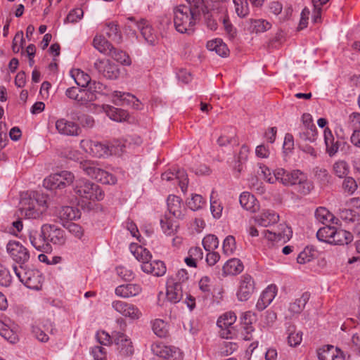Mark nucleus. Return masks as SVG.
Instances as JSON below:
<instances>
[{
	"mask_svg": "<svg viewBox=\"0 0 360 360\" xmlns=\"http://www.w3.org/2000/svg\"><path fill=\"white\" fill-rule=\"evenodd\" d=\"M236 248L235 238L232 236H228L223 243V251L225 254L232 253Z\"/></svg>",
	"mask_w": 360,
	"mask_h": 360,
	"instance_id": "61",
	"label": "nucleus"
},
{
	"mask_svg": "<svg viewBox=\"0 0 360 360\" xmlns=\"http://www.w3.org/2000/svg\"><path fill=\"white\" fill-rule=\"evenodd\" d=\"M95 49L99 52L108 55L112 49V45L103 36H96L93 41Z\"/></svg>",
	"mask_w": 360,
	"mask_h": 360,
	"instance_id": "37",
	"label": "nucleus"
},
{
	"mask_svg": "<svg viewBox=\"0 0 360 360\" xmlns=\"http://www.w3.org/2000/svg\"><path fill=\"white\" fill-rule=\"evenodd\" d=\"M205 204V201L203 198L198 194L193 195L191 198L187 202L188 207L193 211L201 209Z\"/></svg>",
	"mask_w": 360,
	"mask_h": 360,
	"instance_id": "50",
	"label": "nucleus"
},
{
	"mask_svg": "<svg viewBox=\"0 0 360 360\" xmlns=\"http://www.w3.org/2000/svg\"><path fill=\"white\" fill-rule=\"evenodd\" d=\"M6 248L13 259L20 265L24 264L30 259L28 250L18 241H10Z\"/></svg>",
	"mask_w": 360,
	"mask_h": 360,
	"instance_id": "9",
	"label": "nucleus"
},
{
	"mask_svg": "<svg viewBox=\"0 0 360 360\" xmlns=\"http://www.w3.org/2000/svg\"><path fill=\"white\" fill-rule=\"evenodd\" d=\"M166 297L168 301L176 304L183 297L182 284L179 282H174L173 279L167 281Z\"/></svg>",
	"mask_w": 360,
	"mask_h": 360,
	"instance_id": "19",
	"label": "nucleus"
},
{
	"mask_svg": "<svg viewBox=\"0 0 360 360\" xmlns=\"http://www.w3.org/2000/svg\"><path fill=\"white\" fill-rule=\"evenodd\" d=\"M94 68L103 77L110 79H115L120 75L117 66L109 60H96L94 63Z\"/></svg>",
	"mask_w": 360,
	"mask_h": 360,
	"instance_id": "14",
	"label": "nucleus"
},
{
	"mask_svg": "<svg viewBox=\"0 0 360 360\" xmlns=\"http://www.w3.org/2000/svg\"><path fill=\"white\" fill-rule=\"evenodd\" d=\"M142 289L139 285L127 283L120 285L115 288V294L123 298H129L138 295Z\"/></svg>",
	"mask_w": 360,
	"mask_h": 360,
	"instance_id": "24",
	"label": "nucleus"
},
{
	"mask_svg": "<svg viewBox=\"0 0 360 360\" xmlns=\"http://www.w3.org/2000/svg\"><path fill=\"white\" fill-rule=\"evenodd\" d=\"M255 283L251 276L245 274L241 276L237 297L240 301L248 300L254 291Z\"/></svg>",
	"mask_w": 360,
	"mask_h": 360,
	"instance_id": "15",
	"label": "nucleus"
},
{
	"mask_svg": "<svg viewBox=\"0 0 360 360\" xmlns=\"http://www.w3.org/2000/svg\"><path fill=\"white\" fill-rule=\"evenodd\" d=\"M108 55L122 65H129L131 63L129 56L125 52L117 50L114 47H112Z\"/></svg>",
	"mask_w": 360,
	"mask_h": 360,
	"instance_id": "46",
	"label": "nucleus"
},
{
	"mask_svg": "<svg viewBox=\"0 0 360 360\" xmlns=\"http://www.w3.org/2000/svg\"><path fill=\"white\" fill-rule=\"evenodd\" d=\"M74 175L68 171L52 174L44 181V186L50 190L63 189L73 182Z\"/></svg>",
	"mask_w": 360,
	"mask_h": 360,
	"instance_id": "7",
	"label": "nucleus"
},
{
	"mask_svg": "<svg viewBox=\"0 0 360 360\" xmlns=\"http://www.w3.org/2000/svg\"><path fill=\"white\" fill-rule=\"evenodd\" d=\"M315 217L316 219L322 224H325L327 221H329L332 217L328 210L322 207L316 209L315 212Z\"/></svg>",
	"mask_w": 360,
	"mask_h": 360,
	"instance_id": "56",
	"label": "nucleus"
},
{
	"mask_svg": "<svg viewBox=\"0 0 360 360\" xmlns=\"http://www.w3.org/2000/svg\"><path fill=\"white\" fill-rule=\"evenodd\" d=\"M114 342L122 355L130 356L134 353L132 342L124 333H118Z\"/></svg>",
	"mask_w": 360,
	"mask_h": 360,
	"instance_id": "21",
	"label": "nucleus"
},
{
	"mask_svg": "<svg viewBox=\"0 0 360 360\" xmlns=\"http://www.w3.org/2000/svg\"><path fill=\"white\" fill-rule=\"evenodd\" d=\"M202 245L205 250L210 251L218 247L219 240L217 236L210 234L203 238Z\"/></svg>",
	"mask_w": 360,
	"mask_h": 360,
	"instance_id": "51",
	"label": "nucleus"
},
{
	"mask_svg": "<svg viewBox=\"0 0 360 360\" xmlns=\"http://www.w3.org/2000/svg\"><path fill=\"white\" fill-rule=\"evenodd\" d=\"M106 35L112 41L120 44L122 41V34L118 29V25L114 22H109L106 26Z\"/></svg>",
	"mask_w": 360,
	"mask_h": 360,
	"instance_id": "41",
	"label": "nucleus"
},
{
	"mask_svg": "<svg viewBox=\"0 0 360 360\" xmlns=\"http://www.w3.org/2000/svg\"><path fill=\"white\" fill-rule=\"evenodd\" d=\"M137 27L145 40L150 45H155L157 37L155 34L152 27L146 20H141L137 23Z\"/></svg>",
	"mask_w": 360,
	"mask_h": 360,
	"instance_id": "29",
	"label": "nucleus"
},
{
	"mask_svg": "<svg viewBox=\"0 0 360 360\" xmlns=\"http://www.w3.org/2000/svg\"><path fill=\"white\" fill-rule=\"evenodd\" d=\"M162 179L170 181L176 179L181 191L184 193L187 190L188 179L187 174L184 169H173V171H167L162 174Z\"/></svg>",
	"mask_w": 360,
	"mask_h": 360,
	"instance_id": "16",
	"label": "nucleus"
},
{
	"mask_svg": "<svg viewBox=\"0 0 360 360\" xmlns=\"http://www.w3.org/2000/svg\"><path fill=\"white\" fill-rule=\"evenodd\" d=\"M314 250L312 248H306L302 252H301L297 257V261L299 264H305L310 262L314 257Z\"/></svg>",
	"mask_w": 360,
	"mask_h": 360,
	"instance_id": "52",
	"label": "nucleus"
},
{
	"mask_svg": "<svg viewBox=\"0 0 360 360\" xmlns=\"http://www.w3.org/2000/svg\"><path fill=\"white\" fill-rule=\"evenodd\" d=\"M12 277L10 271L0 264V285L7 287L11 285Z\"/></svg>",
	"mask_w": 360,
	"mask_h": 360,
	"instance_id": "53",
	"label": "nucleus"
},
{
	"mask_svg": "<svg viewBox=\"0 0 360 360\" xmlns=\"http://www.w3.org/2000/svg\"><path fill=\"white\" fill-rule=\"evenodd\" d=\"M112 307L121 315L133 320L139 319L142 316L141 311L137 307L123 301H113Z\"/></svg>",
	"mask_w": 360,
	"mask_h": 360,
	"instance_id": "11",
	"label": "nucleus"
},
{
	"mask_svg": "<svg viewBox=\"0 0 360 360\" xmlns=\"http://www.w3.org/2000/svg\"><path fill=\"white\" fill-rule=\"evenodd\" d=\"M222 269L225 275H236L243 270V264L240 259L233 258L228 260Z\"/></svg>",
	"mask_w": 360,
	"mask_h": 360,
	"instance_id": "33",
	"label": "nucleus"
},
{
	"mask_svg": "<svg viewBox=\"0 0 360 360\" xmlns=\"http://www.w3.org/2000/svg\"><path fill=\"white\" fill-rule=\"evenodd\" d=\"M333 173L340 179L347 177L349 172V167L345 160H338L333 165Z\"/></svg>",
	"mask_w": 360,
	"mask_h": 360,
	"instance_id": "40",
	"label": "nucleus"
},
{
	"mask_svg": "<svg viewBox=\"0 0 360 360\" xmlns=\"http://www.w3.org/2000/svg\"><path fill=\"white\" fill-rule=\"evenodd\" d=\"M58 217L61 220H74L79 218L80 212L74 207L64 206L59 210Z\"/></svg>",
	"mask_w": 360,
	"mask_h": 360,
	"instance_id": "36",
	"label": "nucleus"
},
{
	"mask_svg": "<svg viewBox=\"0 0 360 360\" xmlns=\"http://www.w3.org/2000/svg\"><path fill=\"white\" fill-rule=\"evenodd\" d=\"M81 91H82V89H79L78 87H70L66 90L65 95L78 102L81 103V100L82 99Z\"/></svg>",
	"mask_w": 360,
	"mask_h": 360,
	"instance_id": "62",
	"label": "nucleus"
},
{
	"mask_svg": "<svg viewBox=\"0 0 360 360\" xmlns=\"http://www.w3.org/2000/svg\"><path fill=\"white\" fill-rule=\"evenodd\" d=\"M43 234L45 235L46 243L62 245L65 243V231L54 224H45L41 226Z\"/></svg>",
	"mask_w": 360,
	"mask_h": 360,
	"instance_id": "8",
	"label": "nucleus"
},
{
	"mask_svg": "<svg viewBox=\"0 0 360 360\" xmlns=\"http://www.w3.org/2000/svg\"><path fill=\"white\" fill-rule=\"evenodd\" d=\"M334 226H329L320 228L316 233V237L318 240L331 244V240L334 233Z\"/></svg>",
	"mask_w": 360,
	"mask_h": 360,
	"instance_id": "44",
	"label": "nucleus"
},
{
	"mask_svg": "<svg viewBox=\"0 0 360 360\" xmlns=\"http://www.w3.org/2000/svg\"><path fill=\"white\" fill-rule=\"evenodd\" d=\"M67 229L77 238H81L84 234V230L81 226L75 223H70Z\"/></svg>",
	"mask_w": 360,
	"mask_h": 360,
	"instance_id": "63",
	"label": "nucleus"
},
{
	"mask_svg": "<svg viewBox=\"0 0 360 360\" xmlns=\"http://www.w3.org/2000/svg\"><path fill=\"white\" fill-rule=\"evenodd\" d=\"M25 40L23 39V32L22 31L16 33L13 40L12 49L15 53H18L22 48Z\"/></svg>",
	"mask_w": 360,
	"mask_h": 360,
	"instance_id": "59",
	"label": "nucleus"
},
{
	"mask_svg": "<svg viewBox=\"0 0 360 360\" xmlns=\"http://www.w3.org/2000/svg\"><path fill=\"white\" fill-rule=\"evenodd\" d=\"M274 176L276 180L285 186H297V191L302 195L309 193L313 188L305 174L300 170L288 172L283 168H278L274 171Z\"/></svg>",
	"mask_w": 360,
	"mask_h": 360,
	"instance_id": "2",
	"label": "nucleus"
},
{
	"mask_svg": "<svg viewBox=\"0 0 360 360\" xmlns=\"http://www.w3.org/2000/svg\"><path fill=\"white\" fill-rule=\"evenodd\" d=\"M279 220V216L274 211L266 210L255 217V221L259 225L267 227L276 224Z\"/></svg>",
	"mask_w": 360,
	"mask_h": 360,
	"instance_id": "27",
	"label": "nucleus"
},
{
	"mask_svg": "<svg viewBox=\"0 0 360 360\" xmlns=\"http://www.w3.org/2000/svg\"><path fill=\"white\" fill-rule=\"evenodd\" d=\"M189 6L179 5L174 8V24L177 32L189 33L193 31L196 21L204 12L203 0H187Z\"/></svg>",
	"mask_w": 360,
	"mask_h": 360,
	"instance_id": "1",
	"label": "nucleus"
},
{
	"mask_svg": "<svg viewBox=\"0 0 360 360\" xmlns=\"http://www.w3.org/2000/svg\"><path fill=\"white\" fill-rule=\"evenodd\" d=\"M134 255L142 264H144V262H150L152 258L150 251L141 246L137 247Z\"/></svg>",
	"mask_w": 360,
	"mask_h": 360,
	"instance_id": "49",
	"label": "nucleus"
},
{
	"mask_svg": "<svg viewBox=\"0 0 360 360\" xmlns=\"http://www.w3.org/2000/svg\"><path fill=\"white\" fill-rule=\"evenodd\" d=\"M357 184L355 179L351 176H347L342 184L344 191L349 194H353L357 189Z\"/></svg>",
	"mask_w": 360,
	"mask_h": 360,
	"instance_id": "54",
	"label": "nucleus"
},
{
	"mask_svg": "<svg viewBox=\"0 0 360 360\" xmlns=\"http://www.w3.org/2000/svg\"><path fill=\"white\" fill-rule=\"evenodd\" d=\"M47 209L46 200L43 196L24 198L20 201L21 216L27 219H38Z\"/></svg>",
	"mask_w": 360,
	"mask_h": 360,
	"instance_id": "3",
	"label": "nucleus"
},
{
	"mask_svg": "<svg viewBox=\"0 0 360 360\" xmlns=\"http://www.w3.org/2000/svg\"><path fill=\"white\" fill-rule=\"evenodd\" d=\"M75 81L81 87H88L91 83V77L84 72H78Z\"/></svg>",
	"mask_w": 360,
	"mask_h": 360,
	"instance_id": "57",
	"label": "nucleus"
},
{
	"mask_svg": "<svg viewBox=\"0 0 360 360\" xmlns=\"http://www.w3.org/2000/svg\"><path fill=\"white\" fill-rule=\"evenodd\" d=\"M319 360H345L343 352L330 345L323 346L317 352Z\"/></svg>",
	"mask_w": 360,
	"mask_h": 360,
	"instance_id": "17",
	"label": "nucleus"
},
{
	"mask_svg": "<svg viewBox=\"0 0 360 360\" xmlns=\"http://www.w3.org/2000/svg\"><path fill=\"white\" fill-rule=\"evenodd\" d=\"M262 234L269 241L286 243L292 237V231L286 224H280L277 231L264 230Z\"/></svg>",
	"mask_w": 360,
	"mask_h": 360,
	"instance_id": "10",
	"label": "nucleus"
},
{
	"mask_svg": "<svg viewBox=\"0 0 360 360\" xmlns=\"http://www.w3.org/2000/svg\"><path fill=\"white\" fill-rule=\"evenodd\" d=\"M91 353L94 360H107L106 350L101 346H96L92 349Z\"/></svg>",
	"mask_w": 360,
	"mask_h": 360,
	"instance_id": "64",
	"label": "nucleus"
},
{
	"mask_svg": "<svg viewBox=\"0 0 360 360\" xmlns=\"http://www.w3.org/2000/svg\"><path fill=\"white\" fill-rule=\"evenodd\" d=\"M167 209L171 214L176 218H181L183 216L182 204L179 197L170 195L167 200Z\"/></svg>",
	"mask_w": 360,
	"mask_h": 360,
	"instance_id": "30",
	"label": "nucleus"
},
{
	"mask_svg": "<svg viewBox=\"0 0 360 360\" xmlns=\"http://www.w3.org/2000/svg\"><path fill=\"white\" fill-rule=\"evenodd\" d=\"M201 13L204 14L205 22L207 27L211 30H216L217 28V22L216 20L212 18V15L209 13L205 6L204 7V12H201Z\"/></svg>",
	"mask_w": 360,
	"mask_h": 360,
	"instance_id": "60",
	"label": "nucleus"
},
{
	"mask_svg": "<svg viewBox=\"0 0 360 360\" xmlns=\"http://www.w3.org/2000/svg\"><path fill=\"white\" fill-rule=\"evenodd\" d=\"M152 351L154 354L165 360H179L181 359L179 349L175 347L157 343L152 345Z\"/></svg>",
	"mask_w": 360,
	"mask_h": 360,
	"instance_id": "12",
	"label": "nucleus"
},
{
	"mask_svg": "<svg viewBox=\"0 0 360 360\" xmlns=\"http://www.w3.org/2000/svg\"><path fill=\"white\" fill-rule=\"evenodd\" d=\"M255 6H260L264 0H249ZM237 15L245 18L249 13V7L247 0H233Z\"/></svg>",
	"mask_w": 360,
	"mask_h": 360,
	"instance_id": "28",
	"label": "nucleus"
},
{
	"mask_svg": "<svg viewBox=\"0 0 360 360\" xmlns=\"http://www.w3.org/2000/svg\"><path fill=\"white\" fill-rule=\"evenodd\" d=\"M207 48L211 51H215L219 56L225 57L229 54V50L221 39H215L207 41Z\"/></svg>",
	"mask_w": 360,
	"mask_h": 360,
	"instance_id": "34",
	"label": "nucleus"
},
{
	"mask_svg": "<svg viewBox=\"0 0 360 360\" xmlns=\"http://www.w3.org/2000/svg\"><path fill=\"white\" fill-rule=\"evenodd\" d=\"M300 130L299 136L301 139L310 142H314L316 139L317 129L316 127H300Z\"/></svg>",
	"mask_w": 360,
	"mask_h": 360,
	"instance_id": "47",
	"label": "nucleus"
},
{
	"mask_svg": "<svg viewBox=\"0 0 360 360\" xmlns=\"http://www.w3.org/2000/svg\"><path fill=\"white\" fill-rule=\"evenodd\" d=\"M28 237L32 245L37 250L46 252L49 249V245L46 243L45 235L43 234L41 229L40 232L36 230H30Z\"/></svg>",
	"mask_w": 360,
	"mask_h": 360,
	"instance_id": "20",
	"label": "nucleus"
},
{
	"mask_svg": "<svg viewBox=\"0 0 360 360\" xmlns=\"http://www.w3.org/2000/svg\"><path fill=\"white\" fill-rule=\"evenodd\" d=\"M108 116L112 120L116 122H122L128 117L127 111L117 108L112 106L107 105L105 108Z\"/></svg>",
	"mask_w": 360,
	"mask_h": 360,
	"instance_id": "38",
	"label": "nucleus"
},
{
	"mask_svg": "<svg viewBox=\"0 0 360 360\" xmlns=\"http://www.w3.org/2000/svg\"><path fill=\"white\" fill-rule=\"evenodd\" d=\"M84 11L80 8L72 9L66 17L65 22H76L83 17Z\"/></svg>",
	"mask_w": 360,
	"mask_h": 360,
	"instance_id": "58",
	"label": "nucleus"
},
{
	"mask_svg": "<svg viewBox=\"0 0 360 360\" xmlns=\"http://www.w3.org/2000/svg\"><path fill=\"white\" fill-rule=\"evenodd\" d=\"M323 137L326 146V153L330 158L335 156L338 153L339 148L341 146L344 147L347 144L346 141H340L341 138H339L335 141L332 131L328 127L325 128Z\"/></svg>",
	"mask_w": 360,
	"mask_h": 360,
	"instance_id": "13",
	"label": "nucleus"
},
{
	"mask_svg": "<svg viewBox=\"0 0 360 360\" xmlns=\"http://www.w3.org/2000/svg\"><path fill=\"white\" fill-rule=\"evenodd\" d=\"M74 191L77 195L87 200H101L104 198L100 186L85 179L76 180Z\"/></svg>",
	"mask_w": 360,
	"mask_h": 360,
	"instance_id": "4",
	"label": "nucleus"
},
{
	"mask_svg": "<svg viewBox=\"0 0 360 360\" xmlns=\"http://www.w3.org/2000/svg\"><path fill=\"white\" fill-rule=\"evenodd\" d=\"M276 286L274 285H269L260 295L257 304L256 308L259 311L264 310L274 299L276 295Z\"/></svg>",
	"mask_w": 360,
	"mask_h": 360,
	"instance_id": "22",
	"label": "nucleus"
},
{
	"mask_svg": "<svg viewBox=\"0 0 360 360\" xmlns=\"http://www.w3.org/2000/svg\"><path fill=\"white\" fill-rule=\"evenodd\" d=\"M0 335L11 342H13L15 340L13 330L1 321H0Z\"/></svg>",
	"mask_w": 360,
	"mask_h": 360,
	"instance_id": "55",
	"label": "nucleus"
},
{
	"mask_svg": "<svg viewBox=\"0 0 360 360\" xmlns=\"http://www.w3.org/2000/svg\"><path fill=\"white\" fill-rule=\"evenodd\" d=\"M340 218L346 223H354L360 221V215L350 209H340L338 213Z\"/></svg>",
	"mask_w": 360,
	"mask_h": 360,
	"instance_id": "39",
	"label": "nucleus"
},
{
	"mask_svg": "<svg viewBox=\"0 0 360 360\" xmlns=\"http://www.w3.org/2000/svg\"><path fill=\"white\" fill-rule=\"evenodd\" d=\"M288 343L290 347L299 345L302 340V333L296 331L295 326H290L288 328Z\"/></svg>",
	"mask_w": 360,
	"mask_h": 360,
	"instance_id": "43",
	"label": "nucleus"
},
{
	"mask_svg": "<svg viewBox=\"0 0 360 360\" xmlns=\"http://www.w3.org/2000/svg\"><path fill=\"white\" fill-rule=\"evenodd\" d=\"M352 240L353 235L350 232L343 229H338L335 227L334 228L331 244L347 245Z\"/></svg>",
	"mask_w": 360,
	"mask_h": 360,
	"instance_id": "32",
	"label": "nucleus"
},
{
	"mask_svg": "<svg viewBox=\"0 0 360 360\" xmlns=\"http://www.w3.org/2000/svg\"><path fill=\"white\" fill-rule=\"evenodd\" d=\"M310 298V294L308 292H305L302 294L300 298H297L294 302L290 304L288 310L292 314H300L304 309L307 302Z\"/></svg>",
	"mask_w": 360,
	"mask_h": 360,
	"instance_id": "35",
	"label": "nucleus"
},
{
	"mask_svg": "<svg viewBox=\"0 0 360 360\" xmlns=\"http://www.w3.org/2000/svg\"><path fill=\"white\" fill-rule=\"evenodd\" d=\"M245 27L250 32H264L271 27V24L264 19H248L245 22Z\"/></svg>",
	"mask_w": 360,
	"mask_h": 360,
	"instance_id": "25",
	"label": "nucleus"
},
{
	"mask_svg": "<svg viewBox=\"0 0 360 360\" xmlns=\"http://www.w3.org/2000/svg\"><path fill=\"white\" fill-rule=\"evenodd\" d=\"M160 224L164 233L169 236L174 234L179 227L176 221L167 216L160 219Z\"/></svg>",
	"mask_w": 360,
	"mask_h": 360,
	"instance_id": "42",
	"label": "nucleus"
},
{
	"mask_svg": "<svg viewBox=\"0 0 360 360\" xmlns=\"http://www.w3.org/2000/svg\"><path fill=\"white\" fill-rule=\"evenodd\" d=\"M84 144L89 146L90 153H91L96 157L100 158L105 155H108L112 153V149L108 146L99 142L82 140L81 141V145L84 146Z\"/></svg>",
	"mask_w": 360,
	"mask_h": 360,
	"instance_id": "26",
	"label": "nucleus"
},
{
	"mask_svg": "<svg viewBox=\"0 0 360 360\" xmlns=\"http://www.w3.org/2000/svg\"><path fill=\"white\" fill-rule=\"evenodd\" d=\"M141 269L144 272L155 276L165 275L167 270L165 263L160 260H150V262H144V264H141Z\"/></svg>",
	"mask_w": 360,
	"mask_h": 360,
	"instance_id": "23",
	"label": "nucleus"
},
{
	"mask_svg": "<svg viewBox=\"0 0 360 360\" xmlns=\"http://www.w3.org/2000/svg\"><path fill=\"white\" fill-rule=\"evenodd\" d=\"M236 321V316L233 312H226L221 316L217 321V326L220 328L233 327V324Z\"/></svg>",
	"mask_w": 360,
	"mask_h": 360,
	"instance_id": "45",
	"label": "nucleus"
},
{
	"mask_svg": "<svg viewBox=\"0 0 360 360\" xmlns=\"http://www.w3.org/2000/svg\"><path fill=\"white\" fill-rule=\"evenodd\" d=\"M155 334L160 338H165L168 334L167 323L162 319H156L153 323Z\"/></svg>",
	"mask_w": 360,
	"mask_h": 360,
	"instance_id": "48",
	"label": "nucleus"
},
{
	"mask_svg": "<svg viewBox=\"0 0 360 360\" xmlns=\"http://www.w3.org/2000/svg\"><path fill=\"white\" fill-rule=\"evenodd\" d=\"M240 204L248 211L255 212L259 209V205L255 196L248 192H244L240 195Z\"/></svg>",
	"mask_w": 360,
	"mask_h": 360,
	"instance_id": "31",
	"label": "nucleus"
},
{
	"mask_svg": "<svg viewBox=\"0 0 360 360\" xmlns=\"http://www.w3.org/2000/svg\"><path fill=\"white\" fill-rule=\"evenodd\" d=\"M16 276L28 288L39 290L41 288L42 276L37 269H27L23 265L13 266Z\"/></svg>",
	"mask_w": 360,
	"mask_h": 360,
	"instance_id": "5",
	"label": "nucleus"
},
{
	"mask_svg": "<svg viewBox=\"0 0 360 360\" xmlns=\"http://www.w3.org/2000/svg\"><path fill=\"white\" fill-rule=\"evenodd\" d=\"M56 128L60 134L65 136H78L82 132V129L78 124L64 118L56 121Z\"/></svg>",
	"mask_w": 360,
	"mask_h": 360,
	"instance_id": "18",
	"label": "nucleus"
},
{
	"mask_svg": "<svg viewBox=\"0 0 360 360\" xmlns=\"http://www.w3.org/2000/svg\"><path fill=\"white\" fill-rule=\"evenodd\" d=\"M79 167L87 176L103 184L114 185L117 182V179L115 176L98 167L93 162H81L79 164Z\"/></svg>",
	"mask_w": 360,
	"mask_h": 360,
	"instance_id": "6",
	"label": "nucleus"
}]
</instances>
